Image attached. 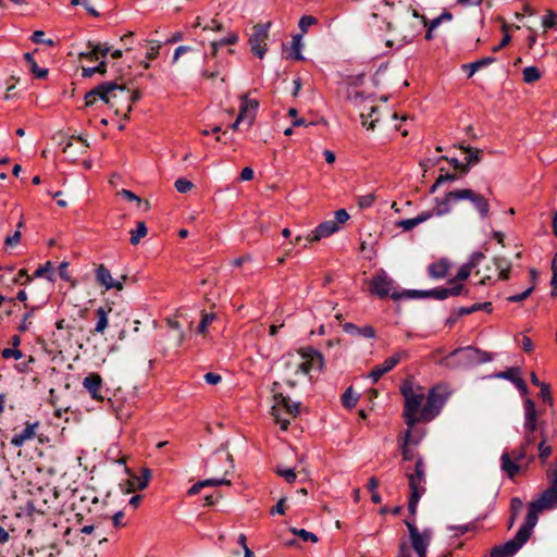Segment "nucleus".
Instances as JSON below:
<instances>
[{
  "instance_id": "1",
  "label": "nucleus",
  "mask_w": 557,
  "mask_h": 557,
  "mask_svg": "<svg viewBox=\"0 0 557 557\" xmlns=\"http://www.w3.org/2000/svg\"><path fill=\"white\" fill-rule=\"evenodd\" d=\"M549 486L541 496L529 504L524 523L519 528L515 537L503 545L495 546L492 557H510L515 555L530 539L532 530L537 523L539 513L557 506V461L547 470Z\"/></svg>"
},
{
  "instance_id": "2",
  "label": "nucleus",
  "mask_w": 557,
  "mask_h": 557,
  "mask_svg": "<svg viewBox=\"0 0 557 557\" xmlns=\"http://www.w3.org/2000/svg\"><path fill=\"white\" fill-rule=\"evenodd\" d=\"M283 381L295 387L299 377L308 375L312 370L321 371L324 366L323 356L311 347L288 352L282 357Z\"/></svg>"
},
{
  "instance_id": "3",
  "label": "nucleus",
  "mask_w": 557,
  "mask_h": 557,
  "mask_svg": "<svg viewBox=\"0 0 557 557\" xmlns=\"http://www.w3.org/2000/svg\"><path fill=\"white\" fill-rule=\"evenodd\" d=\"M369 292L379 298L391 297L394 300L418 299L422 294L417 289H399L384 270L377 271L369 281Z\"/></svg>"
},
{
  "instance_id": "4",
  "label": "nucleus",
  "mask_w": 557,
  "mask_h": 557,
  "mask_svg": "<svg viewBox=\"0 0 557 557\" xmlns=\"http://www.w3.org/2000/svg\"><path fill=\"white\" fill-rule=\"evenodd\" d=\"M400 392L405 398L403 417L407 426L412 428L421 420L422 405L425 400L424 388L406 380L400 386Z\"/></svg>"
},
{
  "instance_id": "5",
  "label": "nucleus",
  "mask_w": 557,
  "mask_h": 557,
  "mask_svg": "<svg viewBox=\"0 0 557 557\" xmlns=\"http://www.w3.org/2000/svg\"><path fill=\"white\" fill-rule=\"evenodd\" d=\"M128 97V90L115 83H103L85 95V104L92 106L98 99L110 106L120 114L122 102Z\"/></svg>"
},
{
  "instance_id": "6",
  "label": "nucleus",
  "mask_w": 557,
  "mask_h": 557,
  "mask_svg": "<svg viewBox=\"0 0 557 557\" xmlns=\"http://www.w3.org/2000/svg\"><path fill=\"white\" fill-rule=\"evenodd\" d=\"M545 422L540 421L539 412L532 399L527 398L523 401V426L522 434L525 446H533L537 438H542V432H545Z\"/></svg>"
},
{
  "instance_id": "7",
  "label": "nucleus",
  "mask_w": 557,
  "mask_h": 557,
  "mask_svg": "<svg viewBox=\"0 0 557 557\" xmlns=\"http://www.w3.org/2000/svg\"><path fill=\"white\" fill-rule=\"evenodd\" d=\"M408 15L404 23L394 30L396 32V40L399 47L411 44L417 37H419L426 26V18L424 15H420L417 10L410 7H404Z\"/></svg>"
},
{
  "instance_id": "8",
  "label": "nucleus",
  "mask_w": 557,
  "mask_h": 557,
  "mask_svg": "<svg viewBox=\"0 0 557 557\" xmlns=\"http://www.w3.org/2000/svg\"><path fill=\"white\" fill-rule=\"evenodd\" d=\"M490 360L491 358L487 352L468 346L455 349L442 360V363L446 367L458 368L471 367L473 364L484 363Z\"/></svg>"
},
{
  "instance_id": "9",
  "label": "nucleus",
  "mask_w": 557,
  "mask_h": 557,
  "mask_svg": "<svg viewBox=\"0 0 557 557\" xmlns=\"http://www.w3.org/2000/svg\"><path fill=\"white\" fill-rule=\"evenodd\" d=\"M300 403H293L288 397L282 393L274 395V404L272 406V416L276 423L281 425V430L286 431L294 419L299 413Z\"/></svg>"
},
{
  "instance_id": "10",
  "label": "nucleus",
  "mask_w": 557,
  "mask_h": 557,
  "mask_svg": "<svg viewBox=\"0 0 557 557\" xmlns=\"http://www.w3.org/2000/svg\"><path fill=\"white\" fill-rule=\"evenodd\" d=\"M528 447L524 445L523 440L520 447L502 455L500 468L510 479L517 475L523 466H528L533 461L534 457L528 456Z\"/></svg>"
},
{
  "instance_id": "11",
  "label": "nucleus",
  "mask_w": 557,
  "mask_h": 557,
  "mask_svg": "<svg viewBox=\"0 0 557 557\" xmlns=\"http://www.w3.org/2000/svg\"><path fill=\"white\" fill-rule=\"evenodd\" d=\"M408 528L411 545L418 557H426L428 547L432 540V531L424 529L420 531L412 521H405Z\"/></svg>"
},
{
  "instance_id": "12",
  "label": "nucleus",
  "mask_w": 557,
  "mask_h": 557,
  "mask_svg": "<svg viewBox=\"0 0 557 557\" xmlns=\"http://www.w3.org/2000/svg\"><path fill=\"white\" fill-rule=\"evenodd\" d=\"M271 23L257 24L252 27V32L249 36L248 44L251 48L252 53L259 59H263L267 51V41L269 38Z\"/></svg>"
},
{
  "instance_id": "13",
  "label": "nucleus",
  "mask_w": 557,
  "mask_h": 557,
  "mask_svg": "<svg viewBox=\"0 0 557 557\" xmlns=\"http://www.w3.org/2000/svg\"><path fill=\"white\" fill-rule=\"evenodd\" d=\"M445 401V396L438 394L435 389H431L421 410V420L426 422L433 420L440 413Z\"/></svg>"
},
{
  "instance_id": "14",
  "label": "nucleus",
  "mask_w": 557,
  "mask_h": 557,
  "mask_svg": "<svg viewBox=\"0 0 557 557\" xmlns=\"http://www.w3.org/2000/svg\"><path fill=\"white\" fill-rule=\"evenodd\" d=\"M460 201L468 200L472 203L474 209L478 211L481 219H485L490 214V202L481 194L470 188L459 189Z\"/></svg>"
},
{
  "instance_id": "15",
  "label": "nucleus",
  "mask_w": 557,
  "mask_h": 557,
  "mask_svg": "<svg viewBox=\"0 0 557 557\" xmlns=\"http://www.w3.org/2000/svg\"><path fill=\"white\" fill-rule=\"evenodd\" d=\"M406 357L407 352L405 350L396 351L389 358L385 359L383 363L376 364L369 373V377L373 383H376L385 373L389 372L401 359Z\"/></svg>"
},
{
  "instance_id": "16",
  "label": "nucleus",
  "mask_w": 557,
  "mask_h": 557,
  "mask_svg": "<svg viewBox=\"0 0 557 557\" xmlns=\"http://www.w3.org/2000/svg\"><path fill=\"white\" fill-rule=\"evenodd\" d=\"M239 99L240 106L237 116H239V121H245V124L250 127L255 122L259 108V101L249 98L247 95H242Z\"/></svg>"
},
{
  "instance_id": "17",
  "label": "nucleus",
  "mask_w": 557,
  "mask_h": 557,
  "mask_svg": "<svg viewBox=\"0 0 557 557\" xmlns=\"http://www.w3.org/2000/svg\"><path fill=\"white\" fill-rule=\"evenodd\" d=\"M407 479L410 488L408 509L412 516H416L419 500L426 491L425 483L416 478L407 476Z\"/></svg>"
},
{
  "instance_id": "18",
  "label": "nucleus",
  "mask_w": 557,
  "mask_h": 557,
  "mask_svg": "<svg viewBox=\"0 0 557 557\" xmlns=\"http://www.w3.org/2000/svg\"><path fill=\"white\" fill-rule=\"evenodd\" d=\"M339 230L337 223L333 220H329L320 223L313 231H311L306 239L310 243L319 242L322 238H326Z\"/></svg>"
},
{
  "instance_id": "19",
  "label": "nucleus",
  "mask_w": 557,
  "mask_h": 557,
  "mask_svg": "<svg viewBox=\"0 0 557 557\" xmlns=\"http://www.w3.org/2000/svg\"><path fill=\"white\" fill-rule=\"evenodd\" d=\"M83 387L89 393L94 400L102 401L104 399V396L101 394L102 379L98 373H89L83 380Z\"/></svg>"
},
{
  "instance_id": "20",
  "label": "nucleus",
  "mask_w": 557,
  "mask_h": 557,
  "mask_svg": "<svg viewBox=\"0 0 557 557\" xmlns=\"http://www.w3.org/2000/svg\"><path fill=\"white\" fill-rule=\"evenodd\" d=\"M458 201H460L459 189L449 191L445 195L444 198L435 199L436 208L434 210H432L431 212L434 213V216L435 215L436 216L445 215L451 211L453 206L455 203H457Z\"/></svg>"
},
{
  "instance_id": "21",
  "label": "nucleus",
  "mask_w": 557,
  "mask_h": 557,
  "mask_svg": "<svg viewBox=\"0 0 557 557\" xmlns=\"http://www.w3.org/2000/svg\"><path fill=\"white\" fill-rule=\"evenodd\" d=\"M96 278L100 285L106 287V289L115 288L116 290H122L126 277L122 276V281L114 280L109 269L101 264L96 270Z\"/></svg>"
},
{
  "instance_id": "22",
  "label": "nucleus",
  "mask_w": 557,
  "mask_h": 557,
  "mask_svg": "<svg viewBox=\"0 0 557 557\" xmlns=\"http://www.w3.org/2000/svg\"><path fill=\"white\" fill-rule=\"evenodd\" d=\"M40 423L36 422H26L25 428L20 433H16L11 438V444L15 447H22L28 441L34 440L37 436V432Z\"/></svg>"
},
{
  "instance_id": "23",
  "label": "nucleus",
  "mask_w": 557,
  "mask_h": 557,
  "mask_svg": "<svg viewBox=\"0 0 557 557\" xmlns=\"http://www.w3.org/2000/svg\"><path fill=\"white\" fill-rule=\"evenodd\" d=\"M361 123L367 129L373 131L379 122L377 107L373 104L364 106L360 113Z\"/></svg>"
},
{
  "instance_id": "24",
  "label": "nucleus",
  "mask_w": 557,
  "mask_h": 557,
  "mask_svg": "<svg viewBox=\"0 0 557 557\" xmlns=\"http://www.w3.org/2000/svg\"><path fill=\"white\" fill-rule=\"evenodd\" d=\"M112 311V308L110 306H101L96 309V325L92 331L95 334H103L109 325V313Z\"/></svg>"
},
{
  "instance_id": "25",
  "label": "nucleus",
  "mask_w": 557,
  "mask_h": 557,
  "mask_svg": "<svg viewBox=\"0 0 557 557\" xmlns=\"http://www.w3.org/2000/svg\"><path fill=\"white\" fill-rule=\"evenodd\" d=\"M421 441L419 435L417 438H411V431L407 430L400 443L401 456L404 460H412L416 457L414 450L409 447L410 444L418 445Z\"/></svg>"
},
{
  "instance_id": "26",
  "label": "nucleus",
  "mask_w": 557,
  "mask_h": 557,
  "mask_svg": "<svg viewBox=\"0 0 557 557\" xmlns=\"http://www.w3.org/2000/svg\"><path fill=\"white\" fill-rule=\"evenodd\" d=\"M433 216H434L433 212H425V211H423V212L419 213L417 216H414L412 219H406V220L398 221L396 223V225L398 227L403 228L404 231H410L413 227H416L419 224L430 220Z\"/></svg>"
},
{
  "instance_id": "27",
  "label": "nucleus",
  "mask_w": 557,
  "mask_h": 557,
  "mask_svg": "<svg viewBox=\"0 0 557 557\" xmlns=\"http://www.w3.org/2000/svg\"><path fill=\"white\" fill-rule=\"evenodd\" d=\"M482 259H484V255H483L482 252H474V253L471 256V259L469 260V262H468V263H466V264H463V265L459 269V271H458V273H457V275H456V277H455V278H456V280H458V281H465V280H467V278L469 277V275H470V273H471L472 269H473L474 267H476V265H478V263H479Z\"/></svg>"
},
{
  "instance_id": "28",
  "label": "nucleus",
  "mask_w": 557,
  "mask_h": 557,
  "mask_svg": "<svg viewBox=\"0 0 557 557\" xmlns=\"http://www.w3.org/2000/svg\"><path fill=\"white\" fill-rule=\"evenodd\" d=\"M344 331L347 334L354 335V336H361L366 338H373L375 336V331L370 325H364L362 327H359L355 325L354 323H345L343 325Z\"/></svg>"
},
{
  "instance_id": "29",
  "label": "nucleus",
  "mask_w": 557,
  "mask_h": 557,
  "mask_svg": "<svg viewBox=\"0 0 557 557\" xmlns=\"http://www.w3.org/2000/svg\"><path fill=\"white\" fill-rule=\"evenodd\" d=\"M460 149L463 150V152L467 154L465 158L466 162L463 163V173H466L471 166L480 163L482 150L466 146H460Z\"/></svg>"
},
{
  "instance_id": "30",
  "label": "nucleus",
  "mask_w": 557,
  "mask_h": 557,
  "mask_svg": "<svg viewBox=\"0 0 557 557\" xmlns=\"http://www.w3.org/2000/svg\"><path fill=\"white\" fill-rule=\"evenodd\" d=\"M238 39H239V37H238L237 33L232 32V33H228L224 38H222L220 40L212 41L210 45V47H211L210 54L212 57H216V53L221 47L235 45V44H237Z\"/></svg>"
},
{
  "instance_id": "31",
  "label": "nucleus",
  "mask_w": 557,
  "mask_h": 557,
  "mask_svg": "<svg viewBox=\"0 0 557 557\" xmlns=\"http://www.w3.org/2000/svg\"><path fill=\"white\" fill-rule=\"evenodd\" d=\"M449 270V263L446 260H440L429 265V275L433 278H443Z\"/></svg>"
},
{
  "instance_id": "32",
  "label": "nucleus",
  "mask_w": 557,
  "mask_h": 557,
  "mask_svg": "<svg viewBox=\"0 0 557 557\" xmlns=\"http://www.w3.org/2000/svg\"><path fill=\"white\" fill-rule=\"evenodd\" d=\"M24 60L27 63L28 70L35 77L45 78L48 75V70L38 66L37 62L34 59L33 53L26 52L24 54Z\"/></svg>"
},
{
  "instance_id": "33",
  "label": "nucleus",
  "mask_w": 557,
  "mask_h": 557,
  "mask_svg": "<svg viewBox=\"0 0 557 557\" xmlns=\"http://www.w3.org/2000/svg\"><path fill=\"white\" fill-rule=\"evenodd\" d=\"M406 476L416 478V480L426 483V467L421 457L416 459L413 472L406 471Z\"/></svg>"
},
{
  "instance_id": "34",
  "label": "nucleus",
  "mask_w": 557,
  "mask_h": 557,
  "mask_svg": "<svg viewBox=\"0 0 557 557\" xmlns=\"http://www.w3.org/2000/svg\"><path fill=\"white\" fill-rule=\"evenodd\" d=\"M496 59L494 57H485L475 62L463 64L462 67L465 70H469L468 76L471 77L476 71L494 63Z\"/></svg>"
},
{
  "instance_id": "35",
  "label": "nucleus",
  "mask_w": 557,
  "mask_h": 557,
  "mask_svg": "<svg viewBox=\"0 0 557 557\" xmlns=\"http://www.w3.org/2000/svg\"><path fill=\"white\" fill-rule=\"evenodd\" d=\"M147 232L148 231H147L145 222H143V221L137 222L136 228L132 230L129 232L131 233V239H129L131 244L137 245L140 242V239L147 235Z\"/></svg>"
},
{
  "instance_id": "36",
  "label": "nucleus",
  "mask_w": 557,
  "mask_h": 557,
  "mask_svg": "<svg viewBox=\"0 0 557 557\" xmlns=\"http://www.w3.org/2000/svg\"><path fill=\"white\" fill-rule=\"evenodd\" d=\"M523 82L532 84L541 78V72L536 66H527L522 71Z\"/></svg>"
},
{
  "instance_id": "37",
  "label": "nucleus",
  "mask_w": 557,
  "mask_h": 557,
  "mask_svg": "<svg viewBox=\"0 0 557 557\" xmlns=\"http://www.w3.org/2000/svg\"><path fill=\"white\" fill-rule=\"evenodd\" d=\"M494 264L499 272V278L508 280L510 263L506 259L497 257L494 259Z\"/></svg>"
},
{
  "instance_id": "38",
  "label": "nucleus",
  "mask_w": 557,
  "mask_h": 557,
  "mask_svg": "<svg viewBox=\"0 0 557 557\" xmlns=\"http://www.w3.org/2000/svg\"><path fill=\"white\" fill-rule=\"evenodd\" d=\"M88 50L81 52L79 58H85L89 61H97L99 59V51L101 49V44H92L88 42Z\"/></svg>"
},
{
  "instance_id": "39",
  "label": "nucleus",
  "mask_w": 557,
  "mask_h": 557,
  "mask_svg": "<svg viewBox=\"0 0 557 557\" xmlns=\"http://www.w3.org/2000/svg\"><path fill=\"white\" fill-rule=\"evenodd\" d=\"M421 292H422V294L420 296H418V298H424V297L432 296L436 299L443 300V299H446L449 297V292H448L447 287L434 288V289L421 290Z\"/></svg>"
},
{
  "instance_id": "40",
  "label": "nucleus",
  "mask_w": 557,
  "mask_h": 557,
  "mask_svg": "<svg viewBox=\"0 0 557 557\" xmlns=\"http://www.w3.org/2000/svg\"><path fill=\"white\" fill-rule=\"evenodd\" d=\"M106 72H107V63L104 60H102L97 66L83 67L82 75L84 78H90L96 73L103 75V74H106Z\"/></svg>"
},
{
  "instance_id": "41",
  "label": "nucleus",
  "mask_w": 557,
  "mask_h": 557,
  "mask_svg": "<svg viewBox=\"0 0 557 557\" xmlns=\"http://www.w3.org/2000/svg\"><path fill=\"white\" fill-rule=\"evenodd\" d=\"M539 443V457L542 459L543 462L546 461V459L552 454V448L549 445H546L547 441V434L546 432H542V438H540Z\"/></svg>"
},
{
  "instance_id": "42",
  "label": "nucleus",
  "mask_w": 557,
  "mask_h": 557,
  "mask_svg": "<svg viewBox=\"0 0 557 557\" xmlns=\"http://www.w3.org/2000/svg\"><path fill=\"white\" fill-rule=\"evenodd\" d=\"M479 310H484L486 312H492L493 306L488 301L482 302V304H474V305H472L470 307L460 308V313L461 314H470V313L479 311Z\"/></svg>"
},
{
  "instance_id": "43",
  "label": "nucleus",
  "mask_w": 557,
  "mask_h": 557,
  "mask_svg": "<svg viewBox=\"0 0 557 557\" xmlns=\"http://www.w3.org/2000/svg\"><path fill=\"white\" fill-rule=\"evenodd\" d=\"M358 394L352 391L351 387L347 388L342 396V403L347 408H352L358 401Z\"/></svg>"
},
{
  "instance_id": "44",
  "label": "nucleus",
  "mask_w": 557,
  "mask_h": 557,
  "mask_svg": "<svg viewBox=\"0 0 557 557\" xmlns=\"http://www.w3.org/2000/svg\"><path fill=\"white\" fill-rule=\"evenodd\" d=\"M216 319V314L211 312V313H203L202 314V318H201V321L197 327V332L199 334H202L205 335L207 333V329L208 326Z\"/></svg>"
},
{
  "instance_id": "45",
  "label": "nucleus",
  "mask_w": 557,
  "mask_h": 557,
  "mask_svg": "<svg viewBox=\"0 0 557 557\" xmlns=\"http://www.w3.org/2000/svg\"><path fill=\"white\" fill-rule=\"evenodd\" d=\"M289 531L293 534L299 536L305 542H312V543L318 542V536L314 533L309 532L305 529L290 528Z\"/></svg>"
},
{
  "instance_id": "46",
  "label": "nucleus",
  "mask_w": 557,
  "mask_h": 557,
  "mask_svg": "<svg viewBox=\"0 0 557 557\" xmlns=\"http://www.w3.org/2000/svg\"><path fill=\"white\" fill-rule=\"evenodd\" d=\"M301 38H302V34H299V35H295L293 37V40H292V49H293V53L290 54V57L295 60H302L304 57L300 52L301 50Z\"/></svg>"
},
{
  "instance_id": "47",
  "label": "nucleus",
  "mask_w": 557,
  "mask_h": 557,
  "mask_svg": "<svg viewBox=\"0 0 557 557\" xmlns=\"http://www.w3.org/2000/svg\"><path fill=\"white\" fill-rule=\"evenodd\" d=\"M52 272V263L50 261H47L45 265L38 268L34 275L35 277H44L46 276L49 281H53V277L51 275Z\"/></svg>"
},
{
  "instance_id": "48",
  "label": "nucleus",
  "mask_w": 557,
  "mask_h": 557,
  "mask_svg": "<svg viewBox=\"0 0 557 557\" xmlns=\"http://www.w3.org/2000/svg\"><path fill=\"white\" fill-rule=\"evenodd\" d=\"M556 24H557V14L554 11L548 10L547 14L542 20L543 27L545 29L554 28L556 26Z\"/></svg>"
},
{
  "instance_id": "49",
  "label": "nucleus",
  "mask_w": 557,
  "mask_h": 557,
  "mask_svg": "<svg viewBox=\"0 0 557 557\" xmlns=\"http://www.w3.org/2000/svg\"><path fill=\"white\" fill-rule=\"evenodd\" d=\"M453 18L451 13L443 12L440 16L433 18L430 23L426 22V26L431 29H436L443 21H450Z\"/></svg>"
},
{
  "instance_id": "50",
  "label": "nucleus",
  "mask_w": 557,
  "mask_h": 557,
  "mask_svg": "<svg viewBox=\"0 0 557 557\" xmlns=\"http://www.w3.org/2000/svg\"><path fill=\"white\" fill-rule=\"evenodd\" d=\"M317 18L312 15H304L300 20H299V28L301 30V34L304 35L305 33L308 32V28L314 24H317Z\"/></svg>"
},
{
  "instance_id": "51",
  "label": "nucleus",
  "mask_w": 557,
  "mask_h": 557,
  "mask_svg": "<svg viewBox=\"0 0 557 557\" xmlns=\"http://www.w3.org/2000/svg\"><path fill=\"white\" fill-rule=\"evenodd\" d=\"M375 201L373 194L361 195L357 197V203L361 209L370 208Z\"/></svg>"
},
{
  "instance_id": "52",
  "label": "nucleus",
  "mask_w": 557,
  "mask_h": 557,
  "mask_svg": "<svg viewBox=\"0 0 557 557\" xmlns=\"http://www.w3.org/2000/svg\"><path fill=\"white\" fill-rule=\"evenodd\" d=\"M276 473L282 476L286 482L293 483L295 482L297 475L294 471V469H287V468H281L278 467L276 469Z\"/></svg>"
},
{
  "instance_id": "53",
  "label": "nucleus",
  "mask_w": 557,
  "mask_h": 557,
  "mask_svg": "<svg viewBox=\"0 0 557 557\" xmlns=\"http://www.w3.org/2000/svg\"><path fill=\"white\" fill-rule=\"evenodd\" d=\"M203 487L207 486H221V485H231V481L225 478H212L201 481Z\"/></svg>"
},
{
  "instance_id": "54",
  "label": "nucleus",
  "mask_w": 557,
  "mask_h": 557,
  "mask_svg": "<svg viewBox=\"0 0 557 557\" xmlns=\"http://www.w3.org/2000/svg\"><path fill=\"white\" fill-rule=\"evenodd\" d=\"M175 188L178 193L185 194L193 188V183L186 178H178L175 182Z\"/></svg>"
},
{
  "instance_id": "55",
  "label": "nucleus",
  "mask_w": 557,
  "mask_h": 557,
  "mask_svg": "<svg viewBox=\"0 0 557 557\" xmlns=\"http://www.w3.org/2000/svg\"><path fill=\"white\" fill-rule=\"evenodd\" d=\"M520 370L518 368H509L506 371L496 374L497 377L509 380L513 383V380L518 377Z\"/></svg>"
},
{
  "instance_id": "56",
  "label": "nucleus",
  "mask_w": 557,
  "mask_h": 557,
  "mask_svg": "<svg viewBox=\"0 0 557 557\" xmlns=\"http://www.w3.org/2000/svg\"><path fill=\"white\" fill-rule=\"evenodd\" d=\"M32 276L28 275L25 269H22L17 272L16 276L13 278L15 284L26 285L32 282Z\"/></svg>"
},
{
  "instance_id": "57",
  "label": "nucleus",
  "mask_w": 557,
  "mask_h": 557,
  "mask_svg": "<svg viewBox=\"0 0 557 557\" xmlns=\"http://www.w3.org/2000/svg\"><path fill=\"white\" fill-rule=\"evenodd\" d=\"M21 237H22L21 231L16 230L12 235H8L4 238V244L7 247H11V248L15 247L20 244Z\"/></svg>"
},
{
  "instance_id": "58",
  "label": "nucleus",
  "mask_w": 557,
  "mask_h": 557,
  "mask_svg": "<svg viewBox=\"0 0 557 557\" xmlns=\"http://www.w3.org/2000/svg\"><path fill=\"white\" fill-rule=\"evenodd\" d=\"M1 355L4 359L14 358L15 360H20L23 357V352L17 348H4L1 351Z\"/></svg>"
},
{
  "instance_id": "59",
  "label": "nucleus",
  "mask_w": 557,
  "mask_h": 557,
  "mask_svg": "<svg viewBox=\"0 0 557 557\" xmlns=\"http://www.w3.org/2000/svg\"><path fill=\"white\" fill-rule=\"evenodd\" d=\"M139 98H140V94L138 91H129L128 90V97L125 99V102H126L125 113H124L125 116H127V113L131 112L132 103L139 100Z\"/></svg>"
},
{
  "instance_id": "60",
  "label": "nucleus",
  "mask_w": 557,
  "mask_h": 557,
  "mask_svg": "<svg viewBox=\"0 0 557 557\" xmlns=\"http://www.w3.org/2000/svg\"><path fill=\"white\" fill-rule=\"evenodd\" d=\"M119 195H121L127 201H131V202L134 201L138 206L141 205V199L137 195H135L133 191H131L128 189H121L119 191Z\"/></svg>"
},
{
  "instance_id": "61",
  "label": "nucleus",
  "mask_w": 557,
  "mask_h": 557,
  "mask_svg": "<svg viewBox=\"0 0 557 557\" xmlns=\"http://www.w3.org/2000/svg\"><path fill=\"white\" fill-rule=\"evenodd\" d=\"M507 25H503V30L505 32V36L503 37L502 41H499V44L495 47H493V52H497L499 51L502 48H504L505 46H507L510 40H511V37L510 35L507 33Z\"/></svg>"
},
{
  "instance_id": "62",
  "label": "nucleus",
  "mask_w": 557,
  "mask_h": 557,
  "mask_svg": "<svg viewBox=\"0 0 557 557\" xmlns=\"http://www.w3.org/2000/svg\"><path fill=\"white\" fill-rule=\"evenodd\" d=\"M532 290H533V287H529L520 294L512 295V296L508 297V300L511 302H520V301L524 300L525 298H528L531 295Z\"/></svg>"
},
{
  "instance_id": "63",
  "label": "nucleus",
  "mask_w": 557,
  "mask_h": 557,
  "mask_svg": "<svg viewBox=\"0 0 557 557\" xmlns=\"http://www.w3.org/2000/svg\"><path fill=\"white\" fill-rule=\"evenodd\" d=\"M44 36H45V33L42 30H35L32 35V40L35 42V44H41V42H45L47 44L48 46H52L53 45V41L51 39H48V40H44Z\"/></svg>"
},
{
  "instance_id": "64",
  "label": "nucleus",
  "mask_w": 557,
  "mask_h": 557,
  "mask_svg": "<svg viewBox=\"0 0 557 557\" xmlns=\"http://www.w3.org/2000/svg\"><path fill=\"white\" fill-rule=\"evenodd\" d=\"M349 219V214L345 209H339L335 212V222L338 224H344Z\"/></svg>"
}]
</instances>
